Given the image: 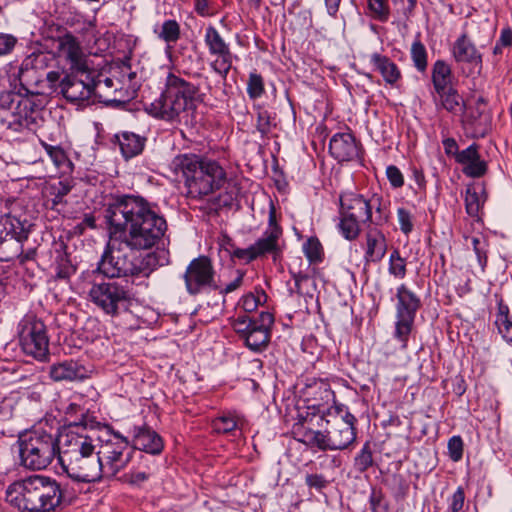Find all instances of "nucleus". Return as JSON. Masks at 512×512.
I'll use <instances>...</instances> for the list:
<instances>
[{
    "mask_svg": "<svg viewBox=\"0 0 512 512\" xmlns=\"http://www.w3.org/2000/svg\"><path fill=\"white\" fill-rule=\"evenodd\" d=\"M110 232L129 250H148L165 235L167 223L155 208L141 197L127 196L108 210Z\"/></svg>",
    "mask_w": 512,
    "mask_h": 512,
    "instance_id": "1",
    "label": "nucleus"
},
{
    "mask_svg": "<svg viewBox=\"0 0 512 512\" xmlns=\"http://www.w3.org/2000/svg\"><path fill=\"white\" fill-rule=\"evenodd\" d=\"M62 500L60 484L41 474L18 479L6 489V501L21 512H54Z\"/></svg>",
    "mask_w": 512,
    "mask_h": 512,
    "instance_id": "2",
    "label": "nucleus"
},
{
    "mask_svg": "<svg viewBox=\"0 0 512 512\" xmlns=\"http://www.w3.org/2000/svg\"><path fill=\"white\" fill-rule=\"evenodd\" d=\"M169 168L176 177L183 179L187 194L193 198L219 190L227 179L226 171L218 161L196 154L175 156Z\"/></svg>",
    "mask_w": 512,
    "mask_h": 512,
    "instance_id": "3",
    "label": "nucleus"
},
{
    "mask_svg": "<svg viewBox=\"0 0 512 512\" xmlns=\"http://www.w3.org/2000/svg\"><path fill=\"white\" fill-rule=\"evenodd\" d=\"M195 87L189 82L169 75L161 95L145 106L152 117L169 123L187 122L195 109Z\"/></svg>",
    "mask_w": 512,
    "mask_h": 512,
    "instance_id": "4",
    "label": "nucleus"
},
{
    "mask_svg": "<svg viewBox=\"0 0 512 512\" xmlns=\"http://www.w3.org/2000/svg\"><path fill=\"white\" fill-rule=\"evenodd\" d=\"M44 100L43 95L30 92L22 84L18 90L16 86L13 90L0 89V108L8 112L4 120L7 128L15 132L36 129L42 120Z\"/></svg>",
    "mask_w": 512,
    "mask_h": 512,
    "instance_id": "5",
    "label": "nucleus"
},
{
    "mask_svg": "<svg viewBox=\"0 0 512 512\" xmlns=\"http://www.w3.org/2000/svg\"><path fill=\"white\" fill-rule=\"evenodd\" d=\"M16 446L19 465L26 470H45L56 457L59 458L58 439L41 427L21 432Z\"/></svg>",
    "mask_w": 512,
    "mask_h": 512,
    "instance_id": "6",
    "label": "nucleus"
},
{
    "mask_svg": "<svg viewBox=\"0 0 512 512\" xmlns=\"http://www.w3.org/2000/svg\"><path fill=\"white\" fill-rule=\"evenodd\" d=\"M100 438L84 424L71 422L60 434L59 462L65 463L71 459L91 453L99 446Z\"/></svg>",
    "mask_w": 512,
    "mask_h": 512,
    "instance_id": "7",
    "label": "nucleus"
},
{
    "mask_svg": "<svg viewBox=\"0 0 512 512\" xmlns=\"http://www.w3.org/2000/svg\"><path fill=\"white\" fill-rule=\"evenodd\" d=\"M355 421L354 415L348 411L345 413L329 412L318 448L322 450H342L347 448L356 438Z\"/></svg>",
    "mask_w": 512,
    "mask_h": 512,
    "instance_id": "8",
    "label": "nucleus"
},
{
    "mask_svg": "<svg viewBox=\"0 0 512 512\" xmlns=\"http://www.w3.org/2000/svg\"><path fill=\"white\" fill-rule=\"evenodd\" d=\"M19 343L23 352L44 361L49 354V337L44 322L33 314H26L18 324Z\"/></svg>",
    "mask_w": 512,
    "mask_h": 512,
    "instance_id": "9",
    "label": "nucleus"
},
{
    "mask_svg": "<svg viewBox=\"0 0 512 512\" xmlns=\"http://www.w3.org/2000/svg\"><path fill=\"white\" fill-rule=\"evenodd\" d=\"M97 453L103 478L116 476L130 461L128 441L118 433H111L106 439H100Z\"/></svg>",
    "mask_w": 512,
    "mask_h": 512,
    "instance_id": "10",
    "label": "nucleus"
},
{
    "mask_svg": "<svg viewBox=\"0 0 512 512\" xmlns=\"http://www.w3.org/2000/svg\"><path fill=\"white\" fill-rule=\"evenodd\" d=\"M396 322L394 337L406 348L412 332L417 310L421 302L419 297L405 284H401L396 292Z\"/></svg>",
    "mask_w": 512,
    "mask_h": 512,
    "instance_id": "11",
    "label": "nucleus"
},
{
    "mask_svg": "<svg viewBox=\"0 0 512 512\" xmlns=\"http://www.w3.org/2000/svg\"><path fill=\"white\" fill-rule=\"evenodd\" d=\"M88 297L105 314L116 316L131 300V293L115 281H102L91 286Z\"/></svg>",
    "mask_w": 512,
    "mask_h": 512,
    "instance_id": "12",
    "label": "nucleus"
},
{
    "mask_svg": "<svg viewBox=\"0 0 512 512\" xmlns=\"http://www.w3.org/2000/svg\"><path fill=\"white\" fill-rule=\"evenodd\" d=\"M129 248L110 232V238L102 258L98 264V271L106 277H132L133 260L128 253Z\"/></svg>",
    "mask_w": 512,
    "mask_h": 512,
    "instance_id": "13",
    "label": "nucleus"
},
{
    "mask_svg": "<svg viewBox=\"0 0 512 512\" xmlns=\"http://www.w3.org/2000/svg\"><path fill=\"white\" fill-rule=\"evenodd\" d=\"M272 323V314L269 312H261L258 321L251 320L246 315H239L234 319L232 327L236 333L241 335L248 348L253 351H260L268 344L269 328Z\"/></svg>",
    "mask_w": 512,
    "mask_h": 512,
    "instance_id": "14",
    "label": "nucleus"
},
{
    "mask_svg": "<svg viewBox=\"0 0 512 512\" xmlns=\"http://www.w3.org/2000/svg\"><path fill=\"white\" fill-rule=\"evenodd\" d=\"M204 44L209 54L215 57L210 63L211 70L219 75L222 80H226L235 58L229 43L225 41L214 26L209 25L205 28Z\"/></svg>",
    "mask_w": 512,
    "mask_h": 512,
    "instance_id": "15",
    "label": "nucleus"
},
{
    "mask_svg": "<svg viewBox=\"0 0 512 512\" xmlns=\"http://www.w3.org/2000/svg\"><path fill=\"white\" fill-rule=\"evenodd\" d=\"M67 475L78 482H96L103 478L97 449L61 464Z\"/></svg>",
    "mask_w": 512,
    "mask_h": 512,
    "instance_id": "16",
    "label": "nucleus"
},
{
    "mask_svg": "<svg viewBox=\"0 0 512 512\" xmlns=\"http://www.w3.org/2000/svg\"><path fill=\"white\" fill-rule=\"evenodd\" d=\"M96 87L97 84L87 69L81 72L72 71L60 82L61 93L70 102L91 99Z\"/></svg>",
    "mask_w": 512,
    "mask_h": 512,
    "instance_id": "17",
    "label": "nucleus"
},
{
    "mask_svg": "<svg viewBox=\"0 0 512 512\" xmlns=\"http://www.w3.org/2000/svg\"><path fill=\"white\" fill-rule=\"evenodd\" d=\"M187 291L198 294L206 288H216L211 261L204 256L190 262L184 274Z\"/></svg>",
    "mask_w": 512,
    "mask_h": 512,
    "instance_id": "18",
    "label": "nucleus"
},
{
    "mask_svg": "<svg viewBox=\"0 0 512 512\" xmlns=\"http://www.w3.org/2000/svg\"><path fill=\"white\" fill-rule=\"evenodd\" d=\"M360 246L365 265L380 263L388 250L387 238L377 227H370L366 230Z\"/></svg>",
    "mask_w": 512,
    "mask_h": 512,
    "instance_id": "19",
    "label": "nucleus"
},
{
    "mask_svg": "<svg viewBox=\"0 0 512 512\" xmlns=\"http://www.w3.org/2000/svg\"><path fill=\"white\" fill-rule=\"evenodd\" d=\"M302 395L296 401L304 402L307 406H312L318 410H324L334 402V392L328 383L322 380H314L312 383L300 390Z\"/></svg>",
    "mask_w": 512,
    "mask_h": 512,
    "instance_id": "20",
    "label": "nucleus"
},
{
    "mask_svg": "<svg viewBox=\"0 0 512 512\" xmlns=\"http://www.w3.org/2000/svg\"><path fill=\"white\" fill-rule=\"evenodd\" d=\"M168 263V252L166 250H158L151 252L133 260V279L132 283L137 285H147L146 279L158 267Z\"/></svg>",
    "mask_w": 512,
    "mask_h": 512,
    "instance_id": "21",
    "label": "nucleus"
},
{
    "mask_svg": "<svg viewBox=\"0 0 512 512\" xmlns=\"http://www.w3.org/2000/svg\"><path fill=\"white\" fill-rule=\"evenodd\" d=\"M340 212L362 222H372V203L363 196L346 192L340 195Z\"/></svg>",
    "mask_w": 512,
    "mask_h": 512,
    "instance_id": "22",
    "label": "nucleus"
},
{
    "mask_svg": "<svg viewBox=\"0 0 512 512\" xmlns=\"http://www.w3.org/2000/svg\"><path fill=\"white\" fill-rule=\"evenodd\" d=\"M58 54L70 64L72 71L81 72L87 69L85 55L80 43L73 35L65 34L59 38Z\"/></svg>",
    "mask_w": 512,
    "mask_h": 512,
    "instance_id": "23",
    "label": "nucleus"
},
{
    "mask_svg": "<svg viewBox=\"0 0 512 512\" xmlns=\"http://www.w3.org/2000/svg\"><path fill=\"white\" fill-rule=\"evenodd\" d=\"M451 54L458 64H468L474 67L482 66V54L469 39L466 32L462 33L452 44Z\"/></svg>",
    "mask_w": 512,
    "mask_h": 512,
    "instance_id": "24",
    "label": "nucleus"
},
{
    "mask_svg": "<svg viewBox=\"0 0 512 512\" xmlns=\"http://www.w3.org/2000/svg\"><path fill=\"white\" fill-rule=\"evenodd\" d=\"M282 234L281 229L275 222L274 209L271 207L269 213V225L263 235L254 243L252 247L257 258L266 253L275 254L279 250V238Z\"/></svg>",
    "mask_w": 512,
    "mask_h": 512,
    "instance_id": "25",
    "label": "nucleus"
},
{
    "mask_svg": "<svg viewBox=\"0 0 512 512\" xmlns=\"http://www.w3.org/2000/svg\"><path fill=\"white\" fill-rule=\"evenodd\" d=\"M331 155L338 161H352L358 157L359 149L355 138L350 133H337L329 143Z\"/></svg>",
    "mask_w": 512,
    "mask_h": 512,
    "instance_id": "26",
    "label": "nucleus"
},
{
    "mask_svg": "<svg viewBox=\"0 0 512 512\" xmlns=\"http://www.w3.org/2000/svg\"><path fill=\"white\" fill-rule=\"evenodd\" d=\"M456 162L463 166V173L469 177L478 178L487 171V164L480 159L476 144H472L460 151V154H457Z\"/></svg>",
    "mask_w": 512,
    "mask_h": 512,
    "instance_id": "27",
    "label": "nucleus"
},
{
    "mask_svg": "<svg viewBox=\"0 0 512 512\" xmlns=\"http://www.w3.org/2000/svg\"><path fill=\"white\" fill-rule=\"evenodd\" d=\"M49 375L54 381H75L84 379L87 370L74 360H65L51 365Z\"/></svg>",
    "mask_w": 512,
    "mask_h": 512,
    "instance_id": "28",
    "label": "nucleus"
},
{
    "mask_svg": "<svg viewBox=\"0 0 512 512\" xmlns=\"http://www.w3.org/2000/svg\"><path fill=\"white\" fill-rule=\"evenodd\" d=\"M133 445L149 454H159L163 449L161 437L147 427L134 428Z\"/></svg>",
    "mask_w": 512,
    "mask_h": 512,
    "instance_id": "29",
    "label": "nucleus"
},
{
    "mask_svg": "<svg viewBox=\"0 0 512 512\" xmlns=\"http://www.w3.org/2000/svg\"><path fill=\"white\" fill-rule=\"evenodd\" d=\"M293 424H308V430H311L315 424H325L327 415L325 416L324 410L312 408V406L305 405L304 402L296 401L293 412L290 411Z\"/></svg>",
    "mask_w": 512,
    "mask_h": 512,
    "instance_id": "30",
    "label": "nucleus"
},
{
    "mask_svg": "<svg viewBox=\"0 0 512 512\" xmlns=\"http://www.w3.org/2000/svg\"><path fill=\"white\" fill-rule=\"evenodd\" d=\"M371 63L381 74L386 84L393 87L397 86V83L401 80L402 74L398 66L390 58L379 53H374L371 55Z\"/></svg>",
    "mask_w": 512,
    "mask_h": 512,
    "instance_id": "31",
    "label": "nucleus"
},
{
    "mask_svg": "<svg viewBox=\"0 0 512 512\" xmlns=\"http://www.w3.org/2000/svg\"><path fill=\"white\" fill-rule=\"evenodd\" d=\"M438 103L437 108H442L453 115H462L465 111L466 104L463 97L454 87H449L442 92H436Z\"/></svg>",
    "mask_w": 512,
    "mask_h": 512,
    "instance_id": "32",
    "label": "nucleus"
},
{
    "mask_svg": "<svg viewBox=\"0 0 512 512\" xmlns=\"http://www.w3.org/2000/svg\"><path fill=\"white\" fill-rule=\"evenodd\" d=\"M115 139L126 159L139 155L144 149L145 138L133 132H121L115 135Z\"/></svg>",
    "mask_w": 512,
    "mask_h": 512,
    "instance_id": "33",
    "label": "nucleus"
},
{
    "mask_svg": "<svg viewBox=\"0 0 512 512\" xmlns=\"http://www.w3.org/2000/svg\"><path fill=\"white\" fill-rule=\"evenodd\" d=\"M324 424H315L308 430V424H293L291 434L295 440L311 447H318Z\"/></svg>",
    "mask_w": 512,
    "mask_h": 512,
    "instance_id": "34",
    "label": "nucleus"
},
{
    "mask_svg": "<svg viewBox=\"0 0 512 512\" xmlns=\"http://www.w3.org/2000/svg\"><path fill=\"white\" fill-rule=\"evenodd\" d=\"M431 80L435 92L449 89L452 87L451 67L444 60H437L432 67Z\"/></svg>",
    "mask_w": 512,
    "mask_h": 512,
    "instance_id": "35",
    "label": "nucleus"
},
{
    "mask_svg": "<svg viewBox=\"0 0 512 512\" xmlns=\"http://www.w3.org/2000/svg\"><path fill=\"white\" fill-rule=\"evenodd\" d=\"M486 201L485 189L482 186H469L465 193V207L467 213L477 217Z\"/></svg>",
    "mask_w": 512,
    "mask_h": 512,
    "instance_id": "36",
    "label": "nucleus"
},
{
    "mask_svg": "<svg viewBox=\"0 0 512 512\" xmlns=\"http://www.w3.org/2000/svg\"><path fill=\"white\" fill-rule=\"evenodd\" d=\"M154 33L159 39L167 43L166 52L170 53L172 49L170 44L177 42L180 38V25L177 21L168 19L161 26H156Z\"/></svg>",
    "mask_w": 512,
    "mask_h": 512,
    "instance_id": "37",
    "label": "nucleus"
},
{
    "mask_svg": "<svg viewBox=\"0 0 512 512\" xmlns=\"http://www.w3.org/2000/svg\"><path fill=\"white\" fill-rule=\"evenodd\" d=\"M0 223L3 225L6 235H10L17 241H22L28 237V227L26 222H22L20 219L6 214L1 217Z\"/></svg>",
    "mask_w": 512,
    "mask_h": 512,
    "instance_id": "38",
    "label": "nucleus"
},
{
    "mask_svg": "<svg viewBox=\"0 0 512 512\" xmlns=\"http://www.w3.org/2000/svg\"><path fill=\"white\" fill-rule=\"evenodd\" d=\"M495 324L506 342L512 345V321L509 318V308L502 302L498 304Z\"/></svg>",
    "mask_w": 512,
    "mask_h": 512,
    "instance_id": "39",
    "label": "nucleus"
},
{
    "mask_svg": "<svg viewBox=\"0 0 512 512\" xmlns=\"http://www.w3.org/2000/svg\"><path fill=\"white\" fill-rule=\"evenodd\" d=\"M362 221L349 217L348 215L340 212V221L338 224L341 235L347 240H354L360 234V223Z\"/></svg>",
    "mask_w": 512,
    "mask_h": 512,
    "instance_id": "40",
    "label": "nucleus"
},
{
    "mask_svg": "<svg viewBox=\"0 0 512 512\" xmlns=\"http://www.w3.org/2000/svg\"><path fill=\"white\" fill-rule=\"evenodd\" d=\"M40 145L43 147L56 167L63 168L69 167L71 165L66 152L60 145L50 144L42 139H40Z\"/></svg>",
    "mask_w": 512,
    "mask_h": 512,
    "instance_id": "41",
    "label": "nucleus"
},
{
    "mask_svg": "<svg viewBox=\"0 0 512 512\" xmlns=\"http://www.w3.org/2000/svg\"><path fill=\"white\" fill-rule=\"evenodd\" d=\"M388 272L396 279L402 280L406 277L407 262L405 258L401 257L398 249H394L390 253L388 260Z\"/></svg>",
    "mask_w": 512,
    "mask_h": 512,
    "instance_id": "42",
    "label": "nucleus"
},
{
    "mask_svg": "<svg viewBox=\"0 0 512 512\" xmlns=\"http://www.w3.org/2000/svg\"><path fill=\"white\" fill-rule=\"evenodd\" d=\"M240 418L235 413H224L212 421V428L217 433H228L239 426Z\"/></svg>",
    "mask_w": 512,
    "mask_h": 512,
    "instance_id": "43",
    "label": "nucleus"
},
{
    "mask_svg": "<svg viewBox=\"0 0 512 512\" xmlns=\"http://www.w3.org/2000/svg\"><path fill=\"white\" fill-rule=\"evenodd\" d=\"M411 59L419 72H425L428 66L427 51L424 44L416 39L411 45Z\"/></svg>",
    "mask_w": 512,
    "mask_h": 512,
    "instance_id": "44",
    "label": "nucleus"
},
{
    "mask_svg": "<svg viewBox=\"0 0 512 512\" xmlns=\"http://www.w3.org/2000/svg\"><path fill=\"white\" fill-rule=\"evenodd\" d=\"M303 253L311 263L322 261L323 248L317 237H309L303 244Z\"/></svg>",
    "mask_w": 512,
    "mask_h": 512,
    "instance_id": "45",
    "label": "nucleus"
},
{
    "mask_svg": "<svg viewBox=\"0 0 512 512\" xmlns=\"http://www.w3.org/2000/svg\"><path fill=\"white\" fill-rule=\"evenodd\" d=\"M471 245L476 254V257H477L478 263L481 267V270L484 271V269L487 265V262H488V257H487L488 242L482 236H473V237H471Z\"/></svg>",
    "mask_w": 512,
    "mask_h": 512,
    "instance_id": "46",
    "label": "nucleus"
},
{
    "mask_svg": "<svg viewBox=\"0 0 512 512\" xmlns=\"http://www.w3.org/2000/svg\"><path fill=\"white\" fill-rule=\"evenodd\" d=\"M373 465V452L371 446L366 442L360 452L355 456L354 466L359 472H364Z\"/></svg>",
    "mask_w": 512,
    "mask_h": 512,
    "instance_id": "47",
    "label": "nucleus"
},
{
    "mask_svg": "<svg viewBox=\"0 0 512 512\" xmlns=\"http://www.w3.org/2000/svg\"><path fill=\"white\" fill-rule=\"evenodd\" d=\"M150 472L139 469H131L129 472L123 474L119 480L122 483L128 484L133 487H138L148 480Z\"/></svg>",
    "mask_w": 512,
    "mask_h": 512,
    "instance_id": "48",
    "label": "nucleus"
},
{
    "mask_svg": "<svg viewBox=\"0 0 512 512\" xmlns=\"http://www.w3.org/2000/svg\"><path fill=\"white\" fill-rule=\"evenodd\" d=\"M264 92V82L262 77L252 72L249 74V79L247 83V93L250 98L256 99L259 98Z\"/></svg>",
    "mask_w": 512,
    "mask_h": 512,
    "instance_id": "49",
    "label": "nucleus"
},
{
    "mask_svg": "<svg viewBox=\"0 0 512 512\" xmlns=\"http://www.w3.org/2000/svg\"><path fill=\"white\" fill-rule=\"evenodd\" d=\"M18 403L16 394H9L5 396L0 402V419L8 420L13 416V412Z\"/></svg>",
    "mask_w": 512,
    "mask_h": 512,
    "instance_id": "50",
    "label": "nucleus"
},
{
    "mask_svg": "<svg viewBox=\"0 0 512 512\" xmlns=\"http://www.w3.org/2000/svg\"><path fill=\"white\" fill-rule=\"evenodd\" d=\"M368 7L373 16L380 21H385L389 16L387 0H368Z\"/></svg>",
    "mask_w": 512,
    "mask_h": 512,
    "instance_id": "51",
    "label": "nucleus"
},
{
    "mask_svg": "<svg viewBox=\"0 0 512 512\" xmlns=\"http://www.w3.org/2000/svg\"><path fill=\"white\" fill-rule=\"evenodd\" d=\"M265 299L264 293H258L257 295L249 293L242 297L240 305L245 312H253Z\"/></svg>",
    "mask_w": 512,
    "mask_h": 512,
    "instance_id": "52",
    "label": "nucleus"
},
{
    "mask_svg": "<svg viewBox=\"0 0 512 512\" xmlns=\"http://www.w3.org/2000/svg\"><path fill=\"white\" fill-rule=\"evenodd\" d=\"M448 451L450 458L457 462L463 456V441L460 436H453L448 441Z\"/></svg>",
    "mask_w": 512,
    "mask_h": 512,
    "instance_id": "53",
    "label": "nucleus"
},
{
    "mask_svg": "<svg viewBox=\"0 0 512 512\" xmlns=\"http://www.w3.org/2000/svg\"><path fill=\"white\" fill-rule=\"evenodd\" d=\"M397 218L400 230L405 235H408L413 230L412 214L405 208H398Z\"/></svg>",
    "mask_w": 512,
    "mask_h": 512,
    "instance_id": "54",
    "label": "nucleus"
},
{
    "mask_svg": "<svg viewBox=\"0 0 512 512\" xmlns=\"http://www.w3.org/2000/svg\"><path fill=\"white\" fill-rule=\"evenodd\" d=\"M465 493L462 487H458L457 490L449 499V512H460L464 506Z\"/></svg>",
    "mask_w": 512,
    "mask_h": 512,
    "instance_id": "55",
    "label": "nucleus"
},
{
    "mask_svg": "<svg viewBox=\"0 0 512 512\" xmlns=\"http://www.w3.org/2000/svg\"><path fill=\"white\" fill-rule=\"evenodd\" d=\"M386 176L394 188H400L404 185V177L398 167L390 165L386 168Z\"/></svg>",
    "mask_w": 512,
    "mask_h": 512,
    "instance_id": "56",
    "label": "nucleus"
},
{
    "mask_svg": "<svg viewBox=\"0 0 512 512\" xmlns=\"http://www.w3.org/2000/svg\"><path fill=\"white\" fill-rule=\"evenodd\" d=\"M17 38L11 34L0 33V56L9 54L15 47Z\"/></svg>",
    "mask_w": 512,
    "mask_h": 512,
    "instance_id": "57",
    "label": "nucleus"
},
{
    "mask_svg": "<svg viewBox=\"0 0 512 512\" xmlns=\"http://www.w3.org/2000/svg\"><path fill=\"white\" fill-rule=\"evenodd\" d=\"M368 202L372 203V209L375 207L376 212L378 213V216L374 219L372 218L371 223H374L377 226L384 224L387 221L388 216L382 212L381 199L379 197H373Z\"/></svg>",
    "mask_w": 512,
    "mask_h": 512,
    "instance_id": "58",
    "label": "nucleus"
},
{
    "mask_svg": "<svg viewBox=\"0 0 512 512\" xmlns=\"http://www.w3.org/2000/svg\"><path fill=\"white\" fill-rule=\"evenodd\" d=\"M231 256L233 258L245 260L246 262L253 261L257 258L252 245L245 249L237 248V249L233 250V252L231 253Z\"/></svg>",
    "mask_w": 512,
    "mask_h": 512,
    "instance_id": "59",
    "label": "nucleus"
},
{
    "mask_svg": "<svg viewBox=\"0 0 512 512\" xmlns=\"http://www.w3.org/2000/svg\"><path fill=\"white\" fill-rule=\"evenodd\" d=\"M443 147L445 150V153L448 156H453L455 160L457 159V154H460V151H458V145L454 138H445L443 141Z\"/></svg>",
    "mask_w": 512,
    "mask_h": 512,
    "instance_id": "60",
    "label": "nucleus"
},
{
    "mask_svg": "<svg viewBox=\"0 0 512 512\" xmlns=\"http://www.w3.org/2000/svg\"><path fill=\"white\" fill-rule=\"evenodd\" d=\"M244 273L237 271L235 279L220 290L221 294H228L238 289L243 282Z\"/></svg>",
    "mask_w": 512,
    "mask_h": 512,
    "instance_id": "61",
    "label": "nucleus"
},
{
    "mask_svg": "<svg viewBox=\"0 0 512 512\" xmlns=\"http://www.w3.org/2000/svg\"><path fill=\"white\" fill-rule=\"evenodd\" d=\"M483 104H484L483 98H479L477 100V110H476V112L470 111V108H468V109L465 108V111L462 114L463 117H464V120L469 122V123H474L477 119H479L481 114H482V111H480L479 105H483Z\"/></svg>",
    "mask_w": 512,
    "mask_h": 512,
    "instance_id": "62",
    "label": "nucleus"
},
{
    "mask_svg": "<svg viewBox=\"0 0 512 512\" xmlns=\"http://www.w3.org/2000/svg\"><path fill=\"white\" fill-rule=\"evenodd\" d=\"M306 483L310 487H315L317 489H321V488H324L328 482L322 475L311 474V475H307Z\"/></svg>",
    "mask_w": 512,
    "mask_h": 512,
    "instance_id": "63",
    "label": "nucleus"
},
{
    "mask_svg": "<svg viewBox=\"0 0 512 512\" xmlns=\"http://www.w3.org/2000/svg\"><path fill=\"white\" fill-rule=\"evenodd\" d=\"M503 47H509L512 45V31L511 29H503L501 31L499 40L497 41Z\"/></svg>",
    "mask_w": 512,
    "mask_h": 512,
    "instance_id": "64",
    "label": "nucleus"
}]
</instances>
